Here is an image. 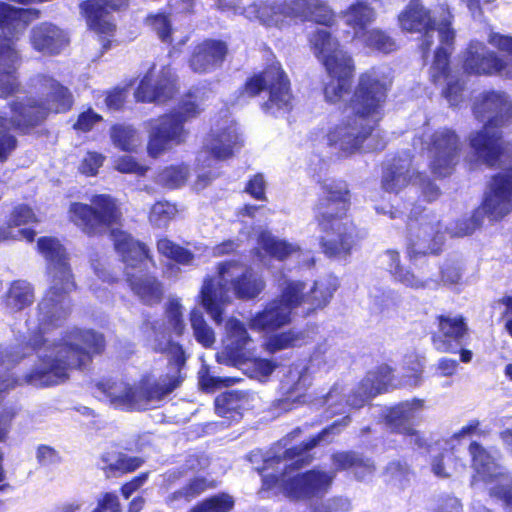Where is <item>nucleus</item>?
I'll return each mask as SVG.
<instances>
[{
  "label": "nucleus",
  "mask_w": 512,
  "mask_h": 512,
  "mask_svg": "<svg viewBox=\"0 0 512 512\" xmlns=\"http://www.w3.org/2000/svg\"><path fill=\"white\" fill-rule=\"evenodd\" d=\"M309 43L329 77L323 86L325 101L338 104L351 93L344 106L349 114L328 131V143L345 153H354L375 129L387 101L389 87L372 68L359 74L352 89L356 71L354 59L329 31L316 30Z\"/></svg>",
  "instance_id": "obj_1"
},
{
  "label": "nucleus",
  "mask_w": 512,
  "mask_h": 512,
  "mask_svg": "<svg viewBox=\"0 0 512 512\" xmlns=\"http://www.w3.org/2000/svg\"><path fill=\"white\" fill-rule=\"evenodd\" d=\"M36 249L46 261L50 285L37 306L38 326L26 342V347L33 351L45 346V333L58 327L69 314L70 294L77 290L70 256L61 241L54 236H41L37 239Z\"/></svg>",
  "instance_id": "obj_2"
},
{
  "label": "nucleus",
  "mask_w": 512,
  "mask_h": 512,
  "mask_svg": "<svg viewBox=\"0 0 512 512\" xmlns=\"http://www.w3.org/2000/svg\"><path fill=\"white\" fill-rule=\"evenodd\" d=\"M68 215L69 220L89 238L101 237L108 232L115 252L127 266L136 268L147 262L154 265L148 246L120 228L123 212L118 199L112 195L95 194L90 204L72 202Z\"/></svg>",
  "instance_id": "obj_3"
},
{
  "label": "nucleus",
  "mask_w": 512,
  "mask_h": 512,
  "mask_svg": "<svg viewBox=\"0 0 512 512\" xmlns=\"http://www.w3.org/2000/svg\"><path fill=\"white\" fill-rule=\"evenodd\" d=\"M54 354L39 357L36 366L27 372L24 381L36 387H50L69 379L70 371H83L95 356L106 349L103 333L92 328L73 326L52 344Z\"/></svg>",
  "instance_id": "obj_4"
},
{
  "label": "nucleus",
  "mask_w": 512,
  "mask_h": 512,
  "mask_svg": "<svg viewBox=\"0 0 512 512\" xmlns=\"http://www.w3.org/2000/svg\"><path fill=\"white\" fill-rule=\"evenodd\" d=\"M154 351L168 356L167 366L170 371L161 375L159 381H152L149 375H144L137 386L113 378H105L96 383L97 390L112 407L125 411L140 410L143 404L161 401L181 386L185 378L182 370L187 361L183 346L171 339L166 343L157 341Z\"/></svg>",
  "instance_id": "obj_5"
},
{
  "label": "nucleus",
  "mask_w": 512,
  "mask_h": 512,
  "mask_svg": "<svg viewBox=\"0 0 512 512\" xmlns=\"http://www.w3.org/2000/svg\"><path fill=\"white\" fill-rule=\"evenodd\" d=\"M502 129L483 125L469 136V146L477 160L489 168L501 165L500 171L490 177L481 202L483 213L493 221L512 212V148Z\"/></svg>",
  "instance_id": "obj_6"
},
{
  "label": "nucleus",
  "mask_w": 512,
  "mask_h": 512,
  "mask_svg": "<svg viewBox=\"0 0 512 512\" xmlns=\"http://www.w3.org/2000/svg\"><path fill=\"white\" fill-rule=\"evenodd\" d=\"M351 198L350 186L345 180L321 185V193L313 206V220L321 233L319 245L328 257L350 254L362 238L349 216Z\"/></svg>",
  "instance_id": "obj_7"
},
{
  "label": "nucleus",
  "mask_w": 512,
  "mask_h": 512,
  "mask_svg": "<svg viewBox=\"0 0 512 512\" xmlns=\"http://www.w3.org/2000/svg\"><path fill=\"white\" fill-rule=\"evenodd\" d=\"M217 276L219 280L205 276L197 295L199 304L217 324L222 323L225 307L230 302L227 284L235 298L244 301L257 298L266 286L262 275L238 260L219 262Z\"/></svg>",
  "instance_id": "obj_8"
},
{
  "label": "nucleus",
  "mask_w": 512,
  "mask_h": 512,
  "mask_svg": "<svg viewBox=\"0 0 512 512\" xmlns=\"http://www.w3.org/2000/svg\"><path fill=\"white\" fill-rule=\"evenodd\" d=\"M34 81L40 91L46 92L45 99L27 97L10 101V117L0 115V129L6 128L9 122L11 129L17 134L29 135L43 125L51 113L65 114L73 108L75 101L71 90L54 76L39 73Z\"/></svg>",
  "instance_id": "obj_9"
},
{
  "label": "nucleus",
  "mask_w": 512,
  "mask_h": 512,
  "mask_svg": "<svg viewBox=\"0 0 512 512\" xmlns=\"http://www.w3.org/2000/svg\"><path fill=\"white\" fill-rule=\"evenodd\" d=\"M243 14L266 28L282 29L295 22L332 27L336 13L327 0H262L249 4Z\"/></svg>",
  "instance_id": "obj_10"
},
{
  "label": "nucleus",
  "mask_w": 512,
  "mask_h": 512,
  "mask_svg": "<svg viewBox=\"0 0 512 512\" xmlns=\"http://www.w3.org/2000/svg\"><path fill=\"white\" fill-rule=\"evenodd\" d=\"M203 96L201 88L193 87L183 94L177 108L148 121L150 129L146 149L151 158H158L174 146L185 143L188 136L185 123L201 113Z\"/></svg>",
  "instance_id": "obj_11"
},
{
  "label": "nucleus",
  "mask_w": 512,
  "mask_h": 512,
  "mask_svg": "<svg viewBox=\"0 0 512 512\" xmlns=\"http://www.w3.org/2000/svg\"><path fill=\"white\" fill-rule=\"evenodd\" d=\"M266 93L261 103L263 112L276 115L290 113L294 95L291 80L279 61L267 63L261 70L251 73L237 89L236 99L247 101Z\"/></svg>",
  "instance_id": "obj_12"
},
{
  "label": "nucleus",
  "mask_w": 512,
  "mask_h": 512,
  "mask_svg": "<svg viewBox=\"0 0 512 512\" xmlns=\"http://www.w3.org/2000/svg\"><path fill=\"white\" fill-rule=\"evenodd\" d=\"M487 42L470 40L461 52V68L469 76H504L512 79V36L490 31Z\"/></svg>",
  "instance_id": "obj_13"
},
{
  "label": "nucleus",
  "mask_w": 512,
  "mask_h": 512,
  "mask_svg": "<svg viewBox=\"0 0 512 512\" xmlns=\"http://www.w3.org/2000/svg\"><path fill=\"white\" fill-rule=\"evenodd\" d=\"M388 272L397 283L405 287L420 290L432 287L434 289L440 286H455L462 283L463 267L454 260L445 261L439 268V278L420 279L415 273L401 264L400 253L397 250L388 249Z\"/></svg>",
  "instance_id": "obj_14"
},
{
  "label": "nucleus",
  "mask_w": 512,
  "mask_h": 512,
  "mask_svg": "<svg viewBox=\"0 0 512 512\" xmlns=\"http://www.w3.org/2000/svg\"><path fill=\"white\" fill-rule=\"evenodd\" d=\"M425 150L430 158L431 173L442 179L454 173L462 151V142L454 129L441 127L430 134Z\"/></svg>",
  "instance_id": "obj_15"
},
{
  "label": "nucleus",
  "mask_w": 512,
  "mask_h": 512,
  "mask_svg": "<svg viewBox=\"0 0 512 512\" xmlns=\"http://www.w3.org/2000/svg\"><path fill=\"white\" fill-rule=\"evenodd\" d=\"M335 475L320 469H310L283 479L281 487L285 496L294 500H310L326 495Z\"/></svg>",
  "instance_id": "obj_16"
},
{
  "label": "nucleus",
  "mask_w": 512,
  "mask_h": 512,
  "mask_svg": "<svg viewBox=\"0 0 512 512\" xmlns=\"http://www.w3.org/2000/svg\"><path fill=\"white\" fill-rule=\"evenodd\" d=\"M436 329L431 332V343L443 353H457L458 346L469 337V326L462 314L442 313L435 316Z\"/></svg>",
  "instance_id": "obj_17"
},
{
  "label": "nucleus",
  "mask_w": 512,
  "mask_h": 512,
  "mask_svg": "<svg viewBox=\"0 0 512 512\" xmlns=\"http://www.w3.org/2000/svg\"><path fill=\"white\" fill-rule=\"evenodd\" d=\"M472 112L478 121L487 118L484 125L504 128L512 123V101L503 91L482 92L474 101Z\"/></svg>",
  "instance_id": "obj_18"
},
{
  "label": "nucleus",
  "mask_w": 512,
  "mask_h": 512,
  "mask_svg": "<svg viewBox=\"0 0 512 512\" xmlns=\"http://www.w3.org/2000/svg\"><path fill=\"white\" fill-rule=\"evenodd\" d=\"M130 0H84L79 4L80 14L88 28L99 35L113 36L116 24L108 18L129 8Z\"/></svg>",
  "instance_id": "obj_19"
},
{
  "label": "nucleus",
  "mask_w": 512,
  "mask_h": 512,
  "mask_svg": "<svg viewBox=\"0 0 512 512\" xmlns=\"http://www.w3.org/2000/svg\"><path fill=\"white\" fill-rule=\"evenodd\" d=\"M19 38L0 34V98L8 97L20 91L17 71L22 63V56L17 48Z\"/></svg>",
  "instance_id": "obj_20"
},
{
  "label": "nucleus",
  "mask_w": 512,
  "mask_h": 512,
  "mask_svg": "<svg viewBox=\"0 0 512 512\" xmlns=\"http://www.w3.org/2000/svg\"><path fill=\"white\" fill-rule=\"evenodd\" d=\"M228 52L225 41L207 38L193 46L188 65L194 73L206 74L221 67Z\"/></svg>",
  "instance_id": "obj_21"
},
{
  "label": "nucleus",
  "mask_w": 512,
  "mask_h": 512,
  "mask_svg": "<svg viewBox=\"0 0 512 512\" xmlns=\"http://www.w3.org/2000/svg\"><path fill=\"white\" fill-rule=\"evenodd\" d=\"M177 92V81L169 71H162L153 82L150 72L146 73L135 89L134 97L141 103H165Z\"/></svg>",
  "instance_id": "obj_22"
},
{
  "label": "nucleus",
  "mask_w": 512,
  "mask_h": 512,
  "mask_svg": "<svg viewBox=\"0 0 512 512\" xmlns=\"http://www.w3.org/2000/svg\"><path fill=\"white\" fill-rule=\"evenodd\" d=\"M399 28L406 33L427 35L436 30L437 22L422 0H410L397 15Z\"/></svg>",
  "instance_id": "obj_23"
},
{
  "label": "nucleus",
  "mask_w": 512,
  "mask_h": 512,
  "mask_svg": "<svg viewBox=\"0 0 512 512\" xmlns=\"http://www.w3.org/2000/svg\"><path fill=\"white\" fill-rule=\"evenodd\" d=\"M29 41L36 52L48 56L60 54L69 43L63 30L50 22L35 25L30 31Z\"/></svg>",
  "instance_id": "obj_24"
},
{
  "label": "nucleus",
  "mask_w": 512,
  "mask_h": 512,
  "mask_svg": "<svg viewBox=\"0 0 512 512\" xmlns=\"http://www.w3.org/2000/svg\"><path fill=\"white\" fill-rule=\"evenodd\" d=\"M36 8H18L0 1V34L20 38L29 23L40 17Z\"/></svg>",
  "instance_id": "obj_25"
},
{
  "label": "nucleus",
  "mask_w": 512,
  "mask_h": 512,
  "mask_svg": "<svg viewBox=\"0 0 512 512\" xmlns=\"http://www.w3.org/2000/svg\"><path fill=\"white\" fill-rule=\"evenodd\" d=\"M291 322L290 310L278 300L268 302L248 321L249 327L258 332H274Z\"/></svg>",
  "instance_id": "obj_26"
},
{
  "label": "nucleus",
  "mask_w": 512,
  "mask_h": 512,
  "mask_svg": "<svg viewBox=\"0 0 512 512\" xmlns=\"http://www.w3.org/2000/svg\"><path fill=\"white\" fill-rule=\"evenodd\" d=\"M303 250L300 245L274 236L270 231L262 230L257 235L255 254L278 262H285L293 255L300 256Z\"/></svg>",
  "instance_id": "obj_27"
},
{
  "label": "nucleus",
  "mask_w": 512,
  "mask_h": 512,
  "mask_svg": "<svg viewBox=\"0 0 512 512\" xmlns=\"http://www.w3.org/2000/svg\"><path fill=\"white\" fill-rule=\"evenodd\" d=\"M102 470L107 479L119 478L126 474L135 472L144 464L140 456H129L120 449H111L103 452L100 456Z\"/></svg>",
  "instance_id": "obj_28"
},
{
  "label": "nucleus",
  "mask_w": 512,
  "mask_h": 512,
  "mask_svg": "<svg viewBox=\"0 0 512 512\" xmlns=\"http://www.w3.org/2000/svg\"><path fill=\"white\" fill-rule=\"evenodd\" d=\"M251 337L246 326L238 319L229 322L228 344L224 348V354L233 365H241L249 360L247 345Z\"/></svg>",
  "instance_id": "obj_29"
},
{
  "label": "nucleus",
  "mask_w": 512,
  "mask_h": 512,
  "mask_svg": "<svg viewBox=\"0 0 512 512\" xmlns=\"http://www.w3.org/2000/svg\"><path fill=\"white\" fill-rule=\"evenodd\" d=\"M345 24L350 27L355 37H361L376 20L377 13L371 4L362 0H355L341 12Z\"/></svg>",
  "instance_id": "obj_30"
},
{
  "label": "nucleus",
  "mask_w": 512,
  "mask_h": 512,
  "mask_svg": "<svg viewBox=\"0 0 512 512\" xmlns=\"http://www.w3.org/2000/svg\"><path fill=\"white\" fill-rule=\"evenodd\" d=\"M213 487L214 483L207 477L202 475L194 476L183 486L168 494L165 497V504L170 508H181Z\"/></svg>",
  "instance_id": "obj_31"
},
{
  "label": "nucleus",
  "mask_w": 512,
  "mask_h": 512,
  "mask_svg": "<svg viewBox=\"0 0 512 512\" xmlns=\"http://www.w3.org/2000/svg\"><path fill=\"white\" fill-rule=\"evenodd\" d=\"M335 471H353L357 480L364 479L375 471L374 462L353 450L338 451L331 455Z\"/></svg>",
  "instance_id": "obj_32"
},
{
  "label": "nucleus",
  "mask_w": 512,
  "mask_h": 512,
  "mask_svg": "<svg viewBox=\"0 0 512 512\" xmlns=\"http://www.w3.org/2000/svg\"><path fill=\"white\" fill-rule=\"evenodd\" d=\"M126 281L131 291L145 305L152 306L162 301L164 296L163 285L156 276L151 274L144 276L128 274Z\"/></svg>",
  "instance_id": "obj_33"
},
{
  "label": "nucleus",
  "mask_w": 512,
  "mask_h": 512,
  "mask_svg": "<svg viewBox=\"0 0 512 512\" xmlns=\"http://www.w3.org/2000/svg\"><path fill=\"white\" fill-rule=\"evenodd\" d=\"M339 287L337 277L326 275L314 281L306 293L307 314L325 308Z\"/></svg>",
  "instance_id": "obj_34"
},
{
  "label": "nucleus",
  "mask_w": 512,
  "mask_h": 512,
  "mask_svg": "<svg viewBox=\"0 0 512 512\" xmlns=\"http://www.w3.org/2000/svg\"><path fill=\"white\" fill-rule=\"evenodd\" d=\"M247 402L248 394L244 391H224L214 400L215 412L222 418L238 422L243 417Z\"/></svg>",
  "instance_id": "obj_35"
},
{
  "label": "nucleus",
  "mask_w": 512,
  "mask_h": 512,
  "mask_svg": "<svg viewBox=\"0 0 512 512\" xmlns=\"http://www.w3.org/2000/svg\"><path fill=\"white\" fill-rule=\"evenodd\" d=\"M423 408L424 400L420 398L415 397L410 400L401 401L388 409L386 422L396 433H399L406 429V427L413 426L410 424V421Z\"/></svg>",
  "instance_id": "obj_36"
},
{
  "label": "nucleus",
  "mask_w": 512,
  "mask_h": 512,
  "mask_svg": "<svg viewBox=\"0 0 512 512\" xmlns=\"http://www.w3.org/2000/svg\"><path fill=\"white\" fill-rule=\"evenodd\" d=\"M237 135L229 128L211 131L203 146L204 150L216 160H226L233 156Z\"/></svg>",
  "instance_id": "obj_37"
},
{
  "label": "nucleus",
  "mask_w": 512,
  "mask_h": 512,
  "mask_svg": "<svg viewBox=\"0 0 512 512\" xmlns=\"http://www.w3.org/2000/svg\"><path fill=\"white\" fill-rule=\"evenodd\" d=\"M305 335L302 331L292 329L273 333L266 338L263 348L268 354H275L286 349H293L302 346Z\"/></svg>",
  "instance_id": "obj_38"
},
{
  "label": "nucleus",
  "mask_w": 512,
  "mask_h": 512,
  "mask_svg": "<svg viewBox=\"0 0 512 512\" xmlns=\"http://www.w3.org/2000/svg\"><path fill=\"white\" fill-rule=\"evenodd\" d=\"M34 301V291L30 284L15 280L4 296L5 305L13 311H21Z\"/></svg>",
  "instance_id": "obj_39"
},
{
  "label": "nucleus",
  "mask_w": 512,
  "mask_h": 512,
  "mask_svg": "<svg viewBox=\"0 0 512 512\" xmlns=\"http://www.w3.org/2000/svg\"><path fill=\"white\" fill-rule=\"evenodd\" d=\"M471 457V467L482 477H491L497 468L496 460L492 454L479 442L472 441L468 446Z\"/></svg>",
  "instance_id": "obj_40"
},
{
  "label": "nucleus",
  "mask_w": 512,
  "mask_h": 512,
  "mask_svg": "<svg viewBox=\"0 0 512 512\" xmlns=\"http://www.w3.org/2000/svg\"><path fill=\"white\" fill-rule=\"evenodd\" d=\"M395 369L387 363H381L366 375V382L374 394L386 393L397 386L394 382Z\"/></svg>",
  "instance_id": "obj_41"
},
{
  "label": "nucleus",
  "mask_w": 512,
  "mask_h": 512,
  "mask_svg": "<svg viewBox=\"0 0 512 512\" xmlns=\"http://www.w3.org/2000/svg\"><path fill=\"white\" fill-rule=\"evenodd\" d=\"M326 438L319 431L317 434L311 436L305 441H302L298 445H294L284 450L283 458L285 460L293 461V468L299 469L310 463L311 457L306 453L320 444L322 440Z\"/></svg>",
  "instance_id": "obj_42"
},
{
  "label": "nucleus",
  "mask_w": 512,
  "mask_h": 512,
  "mask_svg": "<svg viewBox=\"0 0 512 512\" xmlns=\"http://www.w3.org/2000/svg\"><path fill=\"white\" fill-rule=\"evenodd\" d=\"M431 466L433 473L440 478H448L452 472L465 468L462 459L456 455V448L454 446L446 448L436 455Z\"/></svg>",
  "instance_id": "obj_43"
},
{
  "label": "nucleus",
  "mask_w": 512,
  "mask_h": 512,
  "mask_svg": "<svg viewBox=\"0 0 512 512\" xmlns=\"http://www.w3.org/2000/svg\"><path fill=\"white\" fill-rule=\"evenodd\" d=\"M189 177V167L180 163L168 165L160 169L156 176V182L168 189H177L183 186Z\"/></svg>",
  "instance_id": "obj_44"
},
{
  "label": "nucleus",
  "mask_w": 512,
  "mask_h": 512,
  "mask_svg": "<svg viewBox=\"0 0 512 512\" xmlns=\"http://www.w3.org/2000/svg\"><path fill=\"white\" fill-rule=\"evenodd\" d=\"M235 499L227 492H219L198 501L188 512H231Z\"/></svg>",
  "instance_id": "obj_45"
},
{
  "label": "nucleus",
  "mask_w": 512,
  "mask_h": 512,
  "mask_svg": "<svg viewBox=\"0 0 512 512\" xmlns=\"http://www.w3.org/2000/svg\"><path fill=\"white\" fill-rule=\"evenodd\" d=\"M112 144L123 152H133L137 147V131L132 125L116 123L109 131Z\"/></svg>",
  "instance_id": "obj_46"
},
{
  "label": "nucleus",
  "mask_w": 512,
  "mask_h": 512,
  "mask_svg": "<svg viewBox=\"0 0 512 512\" xmlns=\"http://www.w3.org/2000/svg\"><path fill=\"white\" fill-rule=\"evenodd\" d=\"M156 246L160 255L180 265H190L195 258L192 251L167 237L160 238Z\"/></svg>",
  "instance_id": "obj_47"
},
{
  "label": "nucleus",
  "mask_w": 512,
  "mask_h": 512,
  "mask_svg": "<svg viewBox=\"0 0 512 512\" xmlns=\"http://www.w3.org/2000/svg\"><path fill=\"white\" fill-rule=\"evenodd\" d=\"M151 30L157 35L158 39L165 44L173 43V26L170 19V14L159 11L156 13H149L144 20Z\"/></svg>",
  "instance_id": "obj_48"
},
{
  "label": "nucleus",
  "mask_w": 512,
  "mask_h": 512,
  "mask_svg": "<svg viewBox=\"0 0 512 512\" xmlns=\"http://www.w3.org/2000/svg\"><path fill=\"white\" fill-rule=\"evenodd\" d=\"M451 52L439 46L434 51V57L430 68V80L437 85L451 77L450 67Z\"/></svg>",
  "instance_id": "obj_49"
},
{
  "label": "nucleus",
  "mask_w": 512,
  "mask_h": 512,
  "mask_svg": "<svg viewBox=\"0 0 512 512\" xmlns=\"http://www.w3.org/2000/svg\"><path fill=\"white\" fill-rule=\"evenodd\" d=\"M360 38H363L366 47L384 54H389L397 49L395 39L379 28L368 30Z\"/></svg>",
  "instance_id": "obj_50"
},
{
  "label": "nucleus",
  "mask_w": 512,
  "mask_h": 512,
  "mask_svg": "<svg viewBox=\"0 0 512 512\" xmlns=\"http://www.w3.org/2000/svg\"><path fill=\"white\" fill-rule=\"evenodd\" d=\"M306 284L303 281H287L280 295L281 301L289 310L306 305Z\"/></svg>",
  "instance_id": "obj_51"
},
{
  "label": "nucleus",
  "mask_w": 512,
  "mask_h": 512,
  "mask_svg": "<svg viewBox=\"0 0 512 512\" xmlns=\"http://www.w3.org/2000/svg\"><path fill=\"white\" fill-rule=\"evenodd\" d=\"M189 320L197 342L204 347H211L215 342V334L207 324L203 313L200 310L193 309L189 313Z\"/></svg>",
  "instance_id": "obj_52"
},
{
  "label": "nucleus",
  "mask_w": 512,
  "mask_h": 512,
  "mask_svg": "<svg viewBox=\"0 0 512 512\" xmlns=\"http://www.w3.org/2000/svg\"><path fill=\"white\" fill-rule=\"evenodd\" d=\"M177 212L175 204L166 200L157 201L150 208L148 220L155 227H165L176 216Z\"/></svg>",
  "instance_id": "obj_53"
},
{
  "label": "nucleus",
  "mask_w": 512,
  "mask_h": 512,
  "mask_svg": "<svg viewBox=\"0 0 512 512\" xmlns=\"http://www.w3.org/2000/svg\"><path fill=\"white\" fill-rule=\"evenodd\" d=\"M440 20L436 26L441 42L450 47L454 45L456 31L453 28L454 15L448 5L440 6Z\"/></svg>",
  "instance_id": "obj_54"
},
{
  "label": "nucleus",
  "mask_w": 512,
  "mask_h": 512,
  "mask_svg": "<svg viewBox=\"0 0 512 512\" xmlns=\"http://www.w3.org/2000/svg\"><path fill=\"white\" fill-rule=\"evenodd\" d=\"M166 321L170 332L181 337L185 332L182 306L178 300H170L165 309Z\"/></svg>",
  "instance_id": "obj_55"
},
{
  "label": "nucleus",
  "mask_w": 512,
  "mask_h": 512,
  "mask_svg": "<svg viewBox=\"0 0 512 512\" xmlns=\"http://www.w3.org/2000/svg\"><path fill=\"white\" fill-rule=\"evenodd\" d=\"M408 176L394 165L388 166L382 176V188L389 193H398L408 183Z\"/></svg>",
  "instance_id": "obj_56"
},
{
  "label": "nucleus",
  "mask_w": 512,
  "mask_h": 512,
  "mask_svg": "<svg viewBox=\"0 0 512 512\" xmlns=\"http://www.w3.org/2000/svg\"><path fill=\"white\" fill-rule=\"evenodd\" d=\"M38 218L33 209L28 204H18L14 206L9 214L7 223L11 230L15 227L24 226L30 223H37Z\"/></svg>",
  "instance_id": "obj_57"
},
{
  "label": "nucleus",
  "mask_w": 512,
  "mask_h": 512,
  "mask_svg": "<svg viewBox=\"0 0 512 512\" xmlns=\"http://www.w3.org/2000/svg\"><path fill=\"white\" fill-rule=\"evenodd\" d=\"M442 251H443V243L442 242L441 243L435 242L433 245H431L427 248H422V247H418L417 241H415L412 238H410L408 240L407 245H406V250H405L406 257L410 262H414L421 257H426L429 255L438 256L442 253Z\"/></svg>",
  "instance_id": "obj_58"
},
{
  "label": "nucleus",
  "mask_w": 512,
  "mask_h": 512,
  "mask_svg": "<svg viewBox=\"0 0 512 512\" xmlns=\"http://www.w3.org/2000/svg\"><path fill=\"white\" fill-rule=\"evenodd\" d=\"M115 170L123 174H135L144 176L149 167L137 162V160L128 155L120 156L115 160Z\"/></svg>",
  "instance_id": "obj_59"
},
{
  "label": "nucleus",
  "mask_w": 512,
  "mask_h": 512,
  "mask_svg": "<svg viewBox=\"0 0 512 512\" xmlns=\"http://www.w3.org/2000/svg\"><path fill=\"white\" fill-rule=\"evenodd\" d=\"M104 161V155L95 151H89L79 165V172L88 177L96 176Z\"/></svg>",
  "instance_id": "obj_60"
},
{
  "label": "nucleus",
  "mask_w": 512,
  "mask_h": 512,
  "mask_svg": "<svg viewBox=\"0 0 512 512\" xmlns=\"http://www.w3.org/2000/svg\"><path fill=\"white\" fill-rule=\"evenodd\" d=\"M127 89L125 87H113L105 91V105L108 110L119 111L126 103Z\"/></svg>",
  "instance_id": "obj_61"
},
{
  "label": "nucleus",
  "mask_w": 512,
  "mask_h": 512,
  "mask_svg": "<svg viewBox=\"0 0 512 512\" xmlns=\"http://www.w3.org/2000/svg\"><path fill=\"white\" fill-rule=\"evenodd\" d=\"M489 495L500 500L507 512H512V479L506 483H497L492 486Z\"/></svg>",
  "instance_id": "obj_62"
},
{
  "label": "nucleus",
  "mask_w": 512,
  "mask_h": 512,
  "mask_svg": "<svg viewBox=\"0 0 512 512\" xmlns=\"http://www.w3.org/2000/svg\"><path fill=\"white\" fill-rule=\"evenodd\" d=\"M102 120L103 117L100 114L94 112L92 108H88L86 111H83L78 115L76 122L73 124V129L87 133Z\"/></svg>",
  "instance_id": "obj_63"
},
{
  "label": "nucleus",
  "mask_w": 512,
  "mask_h": 512,
  "mask_svg": "<svg viewBox=\"0 0 512 512\" xmlns=\"http://www.w3.org/2000/svg\"><path fill=\"white\" fill-rule=\"evenodd\" d=\"M446 81L447 84L442 91V95L451 106H456L462 101L464 83L459 78H449Z\"/></svg>",
  "instance_id": "obj_64"
}]
</instances>
